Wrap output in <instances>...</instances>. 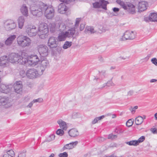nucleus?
Segmentation results:
<instances>
[{
    "mask_svg": "<svg viewBox=\"0 0 157 157\" xmlns=\"http://www.w3.org/2000/svg\"><path fill=\"white\" fill-rule=\"evenodd\" d=\"M55 155V154L54 153H52L48 157H54Z\"/></svg>",
    "mask_w": 157,
    "mask_h": 157,
    "instance_id": "338daca9",
    "label": "nucleus"
},
{
    "mask_svg": "<svg viewBox=\"0 0 157 157\" xmlns=\"http://www.w3.org/2000/svg\"><path fill=\"white\" fill-rule=\"evenodd\" d=\"M0 105L8 108L11 106L10 101L8 97L0 96Z\"/></svg>",
    "mask_w": 157,
    "mask_h": 157,
    "instance_id": "2eb2a0df",
    "label": "nucleus"
},
{
    "mask_svg": "<svg viewBox=\"0 0 157 157\" xmlns=\"http://www.w3.org/2000/svg\"><path fill=\"white\" fill-rule=\"evenodd\" d=\"M22 85L21 81H17L13 84V88L15 92L20 93L22 90Z\"/></svg>",
    "mask_w": 157,
    "mask_h": 157,
    "instance_id": "a211bd4d",
    "label": "nucleus"
},
{
    "mask_svg": "<svg viewBox=\"0 0 157 157\" xmlns=\"http://www.w3.org/2000/svg\"><path fill=\"white\" fill-rule=\"evenodd\" d=\"M85 27V24L84 23H82L80 25V31H82L83 30Z\"/></svg>",
    "mask_w": 157,
    "mask_h": 157,
    "instance_id": "603ef678",
    "label": "nucleus"
},
{
    "mask_svg": "<svg viewBox=\"0 0 157 157\" xmlns=\"http://www.w3.org/2000/svg\"><path fill=\"white\" fill-rule=\"evenodd\" d=\"M66 29V26L63 23H61L60 25H59V29L60 32H63Z\"/></svg>",
    "mask_w": 157,
    "mask_h": 157,
    "instance_id": "e433bc0d",
    "label": "nucleus"
},
{
    "mask_svg": "<svg viewBox=\"0 0 157 157\" xmlns=\"http://www.w3.org/2000/svg\"><path fill=\"white\" fill-rule=\"evenodd\" d=\"M40 70L37 68V69H30L26 71V76L30 79H33L42 75L40 73Z\"/></svg>",
    "mask_w": 157,
    "mask_h": 157,
    "instance_id": "9d476101",
    "label": "nucleus"
},
{
    "mask_svg": "<svg viewBox=\"0 0 157 157\" xmlns=\"http://www.w3.org/2000/svg\"><path fill=\"white\" fill-rule=\"evenodd\" d=\"M126 144L130 146H137L138 145L137 141L136 140H131L126 142Z\"/></svg>",
    "mask_w": 157,
    "mask_h": 157,
    "instance_id": "c9c22d12",
    "label": "nucleus"
},
{
    "mask_svg": "<svg viewBox=\"0 0 157 157\" xmlns=\"http://www.w3.org/2000/svg\"><path fill=\"white\" fill-rule=\"evenodd\" d=\"M56 37L52 36L48 39V46L51 48H56L57 46V44Z\"/></svg>",
    "mask_w": 157,
    "mask_h": 157,
    "instance_id": "f3484780",
    "label": "nucleus"
},
{
    "mask_svg": "<svg viewBox=\"0 0 157 157\" xmlns=\"http://www.w3.org/2000/svg\"><path fill=\"white\" fill-rule=\"evenodd\" d=\"M78 141H75L74 142H72L69 144H67L65 145L64 147V149H70L75 147L77 144Z\"/></svg>",
    "mask_w": 157,
    "mask_h": 157,
    "instance_id": "bb28decb",
    "label": "nucleus"
},
{
    "mask_svg": "<svg viewBox=\"0 0 157 157\" xmlns=\"http://www.w3.org/2000/svg\"><path fill=\"white\" fill-rule=\"evenodd\" d=\"M99 140H98V141H102L104 140V139L102 137H100L99 138Z\"/></svg>",
    "mask_w": 157,
    "mask_h": 157,
    "instance_id": "69168bd1",
    "label": "nucleus"
},
{
    "mask_svg": "<svg viewBox=\"0 0 157 157\" xmlns=\"http://www.w3.org/2000/svg\"><path fill=\"white\" fill-rule=\"evenodd\" d=\"M132 113H134L135 112V109H134L133 107H131L129 109Z\"/></svg>",
    "mask_w": 157,
    "mask_h": 157,
    "instance_id": "5fc2aeb1",
    "label": "nucleus"
},
{
    "mask_svg": "<svg viewBox=\"0 0 157 157\" xmlns=\"http://www.w3.org/2000/svg\"><path fill=\"white\" fill-rule=\"evenodd\" d=\"M20 75L22 78L26 76V72L25 73L24 70H21L20 72Z\"/></svg>",
    "mask_w": 157,
    "mask_h": 157,
    "instance_id": "a18cd8bd",
    "label": "nucleus"
},
{
    "mask_svg": "<svg viewBox=\"0 0 157 157\" xmlns=\"http://www.w3.org/2000/svg\"><path fill=\"white\" fill-rule=\"evenodd\" d=\"M61 33L59 34L57 38L59 41H63L66 40L67 37L65 32H61Z\"/></svg>",
    "mask_w": 157,
    "mask_h": 157,
    "instance_id": "c85d7f7f",
    "label": "nucleus"
},
{
    "mask_svg": "<svg viewBox=\"0 0 157 157\" xmlns=\"http://www.w3.org/2000/svg\"><path fill=\"white\" fill-rule=\"evenodd\" d=\"M157 81V80L156 79H152L150 80V82L151 83L155 82Z\"/></svg>",
    "mask_w": 157,
    "mask_h": 157,
    "instance_id": "680f3d73",
    "label": "nucleus"
},
{
    "mask_svg": "<svg viewBox=\"0 0 157 157\" xmlns=\"http://www.w3.org/2000/svg\"><path fill=\"white\" fill-rule=\"evenodd\" d=\"M3 157H9L8 155L5 153L3 155Z\"/></svg>",
    "mask_w": 157,
    "mask_h": 157,
    "instance_id": "0e129e2a",
    "label": "nucleus"
},
{
    "mask_svg": "<svg viewBox=\"0 0 157 157\" xmlns=\"http://www.w3.org/2000/svg\"><path fill=\"white\" fill-rule=\"evenodd\" d=\"M117 2L119 4L124 10L129 13L133 14L135 13V7L133 4L129 2H124L121 0H117Z\"/></svg>",
    "mask_w": 157,
    "mask_h": 157,
    "instance_id": "0eeeda50",
    "label": "nucleus"
},
{
    "mask_svg": "<svg viewBox=\"0 0 157 157\" xmlns=\"http://www.w3.org/2000/svg\"><path fill=\"white\" fill-rule=\"evenodd\" d=\"M37 31L38 35L40 38L44 39L47 37L48 33L47 24L44 23L40 24Z\"/></svg>",
    "mask_w": 157,
    "mask_h": 157,
    "instance_id": "39448f33",
    "label": "nucleus"
},
{
    "mask_svg": "<svg viewBox=\"0 0 157 157\" xmlns=\"http://www.w3.org/2000/svg\"><path fill=\"white\" fill-rule=\"evenodd\" d=\"M16 38L15 35H10L7 38L5 41V44L7 46L11 45Z\"/></svg>",
    "mask_w": 157,
    "mask_h": 157,
    "instance_id": "412c9836",
    "label": "nucleus"
},
{
    "mask_svg": "<svg viewBox=\"0 0 157 157\" xmlns=\"http://www.w3.org/2000/svg\"><path fill=\"white\" fill-rule=\"evenodd\" d=\"M42 8L43 13H44V15L48 19H51L54 16L55 10L51 5H48L43 3H41V6Z\"/></svg>",
    "mask_w": 157,
    "mask_h": 157,
    "instance_id": "7ed1b4c3",
    "label": "nucleus"
},
{
    "mask_svg": "<svg viewBox=\"0 0 157 157\" xmlns=\"http://www.w3.org/2000/svg\"><path fill=\"white\" fill-rule=\"evenodd\" d=\"M148 3L146 1H142L139 2L138 5V10L139 12L144 11L147 9Z\"/></svg>",
    "mask_w": 157,
    "mask_h": 157,
    "instance_id": "dca6fc26",
    "label": "nucleus"
},
{
    "mask_svg": "<svg viewBox=\"0 0 157 157\" xmlns=\"http://www.w3.org/2000/svg\"><path fill=\"white\" fill-rule=\"evenodd\" d=\"M35 1L28 0V3L30 6L31 13L34 16L40 17L43 14L42 8L41 7V2H40L39 5H37L35 4Z\"/></svg>",
    "mask_w": 157,
    "mask_h": 157,
    "instance_id": "f03ea898",
    "label": "nucleus"
},
{
    "mask_svg": "<svg viewBox=\"0 0 157 157\" xmlns=\"http://www.w3.org/2000/svg\"><path fill=\"white\" fill-rule=\"evenodd\" d=\"M136 36L135 33L133 31H126L122 36V40H132Z\"/></svg>",
    "mask_w": 157,
    "mask_h": 157,
    "instance_id": "4468645a",
    "label": "nucleus"
},
{
    "mask_svg": "<svg viewBox=\"0 0 157 157\" xmlns=\"http://www.w3.org/2000/svg\"><path fill=\"white\" fill-rule=\"evenodd\" d=\"M24 53H22L21 55L17 53H11L8 55V61L12 63H19L23 64L27 63L30 66H35L37 63L39 59L37 56L36 55H32L28 57L29 60L27 56L23 55Z\"/></svg>",
    "mask_w": 157,
    "mask_h": 157,
    "instance_id": "f257e3e1",
    "label": "nucleus"
},
{
    "mask_svg": "<svg viewBox=\"0 0 157 157\" xmlns=\"http://www.w3.org/2000/svg\"><path fill=\"white\" fill-rule=\"evenodd\" d=\"M105 117V116L104 115H102L99 117H96L92 121L91 123L93 124H94L97 123H98L99 121L101 120L102 119L104 118Z\"/></svg>",
    "mask_w": 157,
    "mask_h": 157,
    "instance_id": "473e14b6",
    "label": "nucleus"
},
{
    "mask_svg": "<svg viewBox=\"0 0 157 157\" xmlns=\"http://www.w3.org/2000/svg\"><path fill=\"white\" fill-rule=\"evenodd\" d=\"M4 27L5 30L10 31L15 29L17 27V24L14 20L11 19H8L3 22Z\"/></svg>",
    "mask_w": 157,
    "mask_h": 157,
    "instance_id": "6e6552de",
    "label": "nucleus"
},
{
    "mask_svg": "<svg viewBox=\"0 0 157 157\" xmlns=\"http://www.w3.org/2000/svg\"><path fill=\"white\" fill-rule=\"evenodd\" d=\"M26 153L25 152L23 151L20 153L18 155V157H25Z\"/></svg>",
    "mask_w": 157,
    "mask_h": 157,
    "instance_id": "09e8293b",
    "label": "nucleus"
},
{
    "mask_svg": "<svg viewBox=\"0 0 157 157\" xmlns=\"http://www.w3.org/2000/svg\"><path fill=\"white\" fill-rule=\"evenodd\" d=\"M33 101L34 103L37 102H42L43 101V99L41 98H39L37 99H34Z\"/></svg>",
    "mask_w": 157,
    "mask_h": 157,
    "instance_id": "de8ad7c7",
    "label": "nucleus"
},
{
    "mask_svg": "<svg viewBox=\"0 0 157 157\" xmlns=\"http://www.w3.org/2000/svg\"><path fill=\"white\" fill-rule=\"evenodd\" d=\"M55 135L54 134H52L48 136L47 138V140L49 142L55 139Z\"/></svg>",
    "mask_w": 157,
    "mask_h": 157,
    "instance_id": "a19ab883",
    "label": "nucleus"
},
{
    "mask_svg": "<svg viewBox=\"0 0 157 157\" xmlns=\"http://www.w3.org/2000/svg\"><path fill=\"white\" fill-rule=\"evenodd\" d=\"M108 2L104 0H100L99 2L93 3V7L95 9L101 8L105 10H107L106 6Z\"/></svg>",
    "mask_w": 157,
    "mask_h": 157,
    "instance_id": "f8f14e48",
    "label": "nucleus"
},
{
    "mask_svg": "<svg viewBox=\"0 0 157 157\" xmlns=\"http://www.w3.org/2000/svg\"><path fill=\"white\" fill-rule=\"evenodd\" d=\"M151 131L154 134L155 133L156 131V129L155 128H152L151 129Z\"/></svg>",
    "mask_w": 157,
    "mask_h": 157,
    "instance_id": "bf43d9fd",
    "label": "nucleus"
},
{
    "mask_svg": "<svg viewBox=\"0 0 157 157\" xmlns=\"http://www.w3.org/2000/svg\"><path fill=\"white\" fill-rule=\"evenodd\" d=\"M62 129H58L56 132V134L60 136H62L64 134V131Z\"/></svg>",
    "mask_w": 157,
    "mask_h": 157,
    "instance_id": "4c0bfd02",
    "label": "nucleus"
},
{
    "mask_svg": "<svg viewBox=\"0 0 157 157\" xmlns=\"http://www.w3.org/2000/svg\"><path fill=\"white\" fill-rule=\"evenodd\" d=\"M72 42L71 41H66L63 45V48L64 49H66L70 47L72 45Z\"/></svg>",
    "mask_w": 157,
    "mask_h": 157,
    "instance_id": "f704fd0d",
    "label": "nucleus"
},
{
    "mask_svg": "<svg viewBox=\"0 0 157 157\" xmlns=\"http://www.w3.org/2000/svg\"><path fill=\"white\" fill-rule=\"evenodd\" d=\"M33 103H34V102H33V101H32L27 105V107H29L30 108H31V107L32 106L33 104Z\"/></svg>",
    "mask_w": 157,
    "mask_h": 157,
    "instance_id": "6e6d98bb",
    "label": "nucleus"
},
{
    "mask_svg": "<svg viewBox=\"0 0 157 157\" xmlns=\"http://www.w3.org/2000/svg\"><path fill=\"white\" fill-rule=\"evenodd\" d=\"M21 13L23 16L27 17L29 16L28 7L25 4H23L20 8Z\"/></svg>",
    "mask_w": 157,
    "mask_h": 157,
    "instance_id": "4be33fe9",
    "label": "nucleus"
},
{
    "mask_svg": "<svg viewBox=\"0 0 157 157\" xmlns=\"http://www.w3.org/2000/svg\"><path fill=\"white\" fill-rule=\"evenodd\" d=\"M113 10L114 12H117L119 11V9L118 8L114 7L113 8Z\"/></svg>",
    "mask_w": 157,
    "mask_h": 157,
    "instance_id": "4d7b16f0",
    "label": "nucleus"
},
{
    "mask_svg": "<svg viewBox=\"0 0 157 157\" xmlns=\"http://www.w3.org/2000/svg\"><path fill=\"white\" fill-rule=\"evenodd\" d=\"M81 19L80 18H76L75 21V28L76 29L77 27H78L79 25V24L80 21Z\"/></svg>",
    "mask_w": 157,
    "mask_h": 157,
    "instance_id": "37998d69",
    "label": "nucleus"
},
{
    "mask_svg": "<svg viewBox=\"0 0 157 157\" xmlns=\"http://www.w3.org/2000/svg\"><path fill=\"white\" fill-rule=\"evenodd\" d=\"M108 148V147H107L105 146H103L101 147V149L103 150L104 151L107 149Z\"/></svg>",
    "mask_w": 157,
    "mask_h": 157,
    "instance_id": "052dcab7",
    "label": "nucleus"
},
{
    "mask_svg": "<svg viewBox=\"0 0 157 157\" xmlns=\"http://www.w3.org/2000/svg\"><path fill=\"white\" fill-rule=\"evenodd\" d=\"M68 155L66 152H64L63 153H59L58 155L59 157H67Z\"/></svg>",
    "mask_w": 157,
    "mask_h": 157,
    "instance_id": "c03bdc74",
    "label": "nucleus"
},
{
    "mask_svg": "<svg viewBox=\"0 0 157 157\" xmlns=\"http://www.w3.org/2000/svg\"><path fill=\"white\" fill-rule=\"evenodd\" d=\"M69 135L72 137H75L79 135L78 130L75 128H72L68 132Z\"/></svg>",
    "mask_w": 157,
    "mask_h": 157,
    "instance_id": "cd10ccee",
    "label": "nucleus"
},
{
    "mask_svg": "<svg viewBox=\"0 0 157 157\" xmlns=\"http://www.w3.org/2000/svg\"><path fill=\"white\" fill-rule=\"evenodd\" d=\"M134 93V91L132 90H130L128 93V95L129 96L132 95Z\"/></svg>",
    "mask_w": 157,
    "mask_h": 157,
    "instance_id": "864d4df0",
    "label": "nucleus"
},
{
    "mask_svg": "<svg viewBox=\"0 0 157 157\" xmlns=\"http://www.w3.org/2000/svg\"><path fill=\"white\" fill-rule=\"evenodd\" d=\"M4 44L3 43L0 42V47H4Z\"/></svg>",
    "mask_w": 157,
    "mask_h": 157,
    "instance_id": "e2e57ef3",
    "label": "nucleus"
},
{
    "mask_svg": "<svg viewBox=\"0 0 157 157\" xmlns=\"http://www.w3.org/2000/svg\"><path fill=\"white\" fill-rule=\"evenodd\" d=\"M143 119L141 116H138L135 119V122L137 125H140L143 122Z\"/></svg>",
    "mask_w": 157,
    "mask_h": 157,
    "instance_id": "72a5a7b5",
    "label": "nucleus"
},
{
    "mask_svg": "<svg viewBox=\"0 0 157 157\" xmlns=\"http://www.w3.org/2000/svg\"><path fill=\"white\" fill-rule=\"evenodd\" d=\"M37 48L41 59H42L43 58H46L49 53L48 48L46 45L40 44L38 46Z\"/></svg>",
    "mask_w": 157,
    "mask_h": 157,
    "instance_id": "1a4fd4ad",
    "label": "nucleus"
},
{
    "mask_svg": "<svg viewBox=\"0 0 157 157\" xmlns=\"http://www.w3.org/2000/svg\"><path fill=\"white\" fill-rule=\"evenodd\" d=\"M48 30L49 29L51 33H53L59 30V24L54 22L50 23L48 26Z\"/></svg>",
    "mask_w": 157,
    "mask_h": 157,
    "instance_id": "aec40b11",
    "label": "nucleus"
},
{
    "mask_svg": "<svg viewBox=\"0 0 157 157\" xmlns=\"http://www.w3.org/2000/svg\"><path fill=\"white\" fill-rule=\"evenodd\" d=\"M85 32L86 33H90L91 34H93L96 33V31L94 29L93 27L89 26L86 27Z\"/></svg>",
    "mask_w": 157,
    "mask_h": 157,
    "instance_id": "2f4dec72",
    "label": "nucleus"
},
{
    "mask_svg": "<svg viewBox=\"0 0 157 157\" xmlns=\"http://www.w3.org/2000/svg\"><path fill=\"white\" fill-rule=\"evenodd\" d=\"M151 61L153 63L156 65H157V59L156 58H152L151 60Z\"/></svg>",
    "mask_w": 157,
    "mask_h": 157,
    "instance_id": "3c124183",
    "label": "nucleus"
},
{
    "mask_svg": "<svg viewBox=\"0 0 157 157\" xmlns=\"http://www.w3.org/2000/svg\"><path fill=\"white\" fill-rule=\"evenodd\" d=\"M36 27L34 25H30L26 26V32L30 36H33L36 35L37 32Z\"/></svg>",
    "mask_w": 157,
    "mask_h": 157,
    "instance_id": "9b49d317",
    "label": "nucleus"
},
{
    "mask_svg": "<svg viewBox=\"0 0 157 157\" xmlns=\"http://www.w3.org/2000/svg\"><path fill=\"white\" fill-rule=\"evenodd\" d=\"M68 7L65 5V4L61 3L58 6V12L61 14L65 13L68 10Z\"/></svg>",
    "mask_w": 157,
    "mask_h": 157,
    "instance_id": "5701e85b",
    "label": "nucleus"
},
{
    "mask_svg": "<svg viewBox=\"0 0 157 157\" xmlns=\"http://www.w3.org/2000/svg\"><path fill=\"white\" fill-rule=\"evenodd\" d=\"M6 153L8 155H10L11 157H14L15 156V153L14 151L12 150H10L7 151Z\"/></svg>",
    "mask_w": 157,
    "mask_h": 157,
    "instance_id": "58836bf2",
    "label": "nucleus"
},
{
    "mask_svg": "<svg viewBox=\"0 0 157 157\" xmlns=\"http://www.w3.org/2000/svg\"><path fill=\"white\" fill-rule=\"evenodd\" d=\"M8 58L6 56H4L0 58V65L3 67H5L8 65Z\"/></svg>",
    "mask_w": 157,
    "mask_h": 157,
    "instance_id": "6ab92c4d",
    "label": "nucleus"
},
{
    "mask_svg": "<svg viewBox=\"0 0 157 157\" xmlns=\"http://www.w3.org/2000/svg\"><path fill=\"white\" fill-rule=\"evenodd\" d=\"M75 29V27L72 28L65 32L67 38L74 37V36L76 32Z\"/></svg>",
    "mask_w": 157,
    "mask_h": 157,
    "instance_id": "b1692460",
    "label": "nucleus"
},
{
    "mask_svg": "<svg viewBox=\"0 0 157 157\" xmlns=\"http://www.w3.org/2000/svg\"><path fill=\"white\" fill-rule=\"evenodd\" d=\"M149 19L151 21H157V14L155 13H151L149 16Z\"/></svg>",
    "mask_w": 157,
    "mask_h": 157,
    "instance_id": "c756f323",
    "label": "nucleus"
},
{
    "mask_svg": "<svg viewBox=\"0 0 157 157\" xmlns=\"http://www.w3.org/2000/svg\"><path fill=\"white\" fill-rule=\"evenodd\" d=\"M17 21L18 28L20 29H22L23 27L25 22L24 17L23 16H20L18 18Z\"/></svg>",
    "mask_w": 157,
    "mask_h": 157,
    "instance_id": "393cba45",
    "label": "nucleus"
},
{
    "mask_svg": "<svg viewBox=\"0 0 157 157\" xmlns=\"http://www.w3.org/2000/svg\"><path fill=\"white\" fill-rule=\"evenodd\" d=\"M154 116L155 120H157V113L155 114Z\"/></svg>",
    "mask_w": 157,
    "mask_h": 157,
    "instance_id": "774afa93",
    "label": "nucleus"
},
{
    "mask_svg": "<svg viewBox=\"0 0 157 157\" xmlns=\"http://www.w3.org/2000/svg\"><path fill=\"white\" fill-rule=\"evenodd\" d=\"M30 98L28 96H27V97H25V101H29L30 100Z\"/></svg>",
    "mask_w": 157,
    "mask_h": 157,
    "instance_id": "13d9d810",
    "label": "nucleus"
},
{
    "mask_svg": "<svg viewBox=\"0 0 157 157\" xmlns=\"http://www.w3.org/2000/svg\"><path fill=\"white\" fill-rule=\"evenodd\" d=\"M12 87L13 86L11 84H0V92L7 94L11 91Z\"/></svg>",
    "mask_w": 157,
    "mask_h": 157,
    "instance_id": "ddd939ff",
    "label": "nucleus"
},
{
    "mask_svg": "<svg viewBox=\"0 0 157 157\" xmlns=\"http://www.w3.org/2000/svg\"><path fill=\"white\" fill-rule=\"evenodd\" d=\"M57 123L60 128L64 130H66L67 128V125L66 123L61 119L58 120Z\"/></svg>",
    "mask_w": 157,
    "mask_h": 157,
    "instance_id": "a878e982",
    "label": "nucleus"
},
{
    "mask_svg": "<svg viewBox=\"0 0 157 157\" xmlns=\"http://www.w3.org/2000/svg\"><path fill=\"white\" fill-rule=\"evenodd\" d=\"M37 57L38 56H37ZM38 59L39 60L37 61V63L35 66H37V68L40 70V73L42 75L45 69L49 67V62L47 59L46 58H43L42 59H41L40 58V59L38 57Z\"/></svg>",
    "mask_w": 157,
    "mask_h": 157,
    "instance_id": "423d86ee",
    "label": "nucleus"
},
{
    "mask_svg": "<svg viewBox=\"0 0 157 157\" xmlns=\"http://www.w3.org/2000/svg\"><path fill=\"white\" fill-rule=\"evenodd\" d=\"M98 29L102 32H105L109 30L107 25H98Z\"/></svg>",
    "mask_w": 157,
    "mask_h": 157,
    "instance_id": "7c9ffc66",
    "label": "nucleus"
},
{
    "mask_svg": "<svg viewBox=\"0 0 157 157\" xmlns=\"http://www.w3.org/2000/svg\"><path fill=\"white\" fill-rule=\"evenodd\" d=\"M117 137V136L116 135H113V134H109L108 136V139L111 140H113Z\"/></svg>",
    "mask_w": 157,
    "mask_h": 157,
    "instance_id": "49530a36",
    "label": "nucleus"
},
{
    "mask_svg": "<svg viewBox=\"0 0 157 157\" xmlns=\"http://www.w3.org/2000/svg\"><path fill=\"white\" fill-rule=\"evenodd\" d=\"M17 40L18 46L22 48L29 47L31 44V40L26 36H19L17 38Z\"/></svg>",
    "mask_w": 157,
    "mask_h": 157,
    "instance_id": "20e7f679",
    "label": "nucleus"
},
{
    "mask_svg": "<svg viewBox=\"0 0 157 157\" xmlns=\"http://www.w3.org/2000/svg\"><path fill=\"white\" fill-rule=\"evenodd\" d=\"M133 123V120L132 119L128 120L126 122V125L128 127L131 126Z\"/></svg>",
    "mask_w": 157,
    "mask_h": 157,
    "instance_id": "ea45409f",
    "label": "nucleus"
},
{
    "mask_svg": "<svg viewBox=\"0 0 157 157\" xmlns=\"http://www.w3.org/2000/svg\"><path fill=\"white\" fill-rule=\"evenodd\" d=\"M112 82L111 81H108L107 83H104L103 84V87L105 86H109L112 85Z\"/></svg>",
    "mask_w": 157,
    "mask_h": 157,
    "instance_id": "8fccbe9b",
    "label": "nucleus"
},
{
    "mask_svg": "<svg viewBox=\"0 0 157 157\" xmlns=\"http://www.w3.org/2000/svg\"><path fill=\"white\" fill-rule=\"evenodd\" d=\"M145 137L144 136H142L140 137L137 140H136L137 141L138 145L140 143H141L144 141L145 140Z\"/></svg>",
    "mask_w": 157,
    "mask_h": 157,
    "instance_id": "79ce46f5",
    "label": "nucleus"
}]
</instances>
